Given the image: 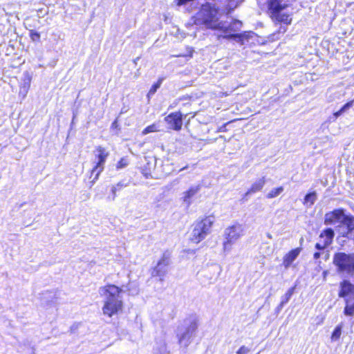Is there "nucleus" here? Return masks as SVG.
I'll use <instances>...</instances> for the list:
<instances>
[{"instance_id":"nucleus-1","label":"nucleus","mask_w":354,"mask_h":354,"mask_svg":"<svg viewBox=\"0 0 354 354\" xmlns=\"http://www.w3.org/2000/svg\"><path fill=\"white\" fill-rule=\"evenodd\" d=\"M123 290L115 285L109 284L99 289L100 295L104 297L102 312L104 315L111 317L122 310Z\"/></svg>"},{"instance_id":"nucleus-2","label":"nucleus","mask_w":354,"mask_h":354,"mask_svg":"<svg viewBox=\"0 0 354 354\" xmlns=\"http://www.w3.org/2000/svg\"><path fill=\"white\" fill-rule=\"evenodd\" d=\"M198 319L195 316H190L183 320L178 326L176 335L180 345L187 347L192 341L198 329Z\"/></svg>"},{"instance_id":"nucleus-3","label":"nucleus","mask_w":354,"mask_h":354,"mask_svg":"<svg viewBox=\"0 0 354 354\" xmlns=\"http://www.w3.org/2000/svg\"><path fill=\"white\" fill-rule=\"evenodd\" d=\"M218 10L210 3L203 5L195 17L196 24L205 25L207 28L218 29Z\"/></svg>"},{"instance_id":"nucleus-4","label":"nucleus","mask_w":354,"mask_h":354,"mask_svg":"<svg viewBox=\"0 0 354 354\" xmlns=\"http://www.w3.org/2000/svg\"><path fill=\"white\" fill-rule=\"evenodd\" d=\"M212 223L213 219L211 217L196 221L193 225L191 240L196 243L203 240L210 233Z\"/></svg>"},{"instance_id":"nucleus-5","label":"nucleus","mask_w":354,"mask_h":354,"mask_svg":"<svg viewBox=\"0 0 354 354\" xmlns=\"http://www.w3.org/2000/svg\"><path fill=\"white\" fill-rule=\"evenodd\" d=\"M333 263L338 270L348 274L354 272V254L338 252L335 254Z\"/></svg>"},{"instance_id":"nucleus-6","label":"nucleus","mask_w":354,"mask_h":354,"mask_svg":"<svg viewBox=\"0 0 354 354\" xmlns=\"http://www.w3.org/2000/svg\"><path fill=\"white\" fill-rule=\"evenodd\" d=\"M269 9L272 11V19L285 25H288L292 21V18L286 14H281V11L286 7V4L281 3V0H272L268 3Z\"/></svg>"},{"instance_id":"nucleus-7","label":"nucleus","mask_w":354,"mask_h":354,"mask_svg":"<svg viewBox=\"0 0 354 354\" xmlns=\"http://www.w3.org/2000/svg\"><path fill=\"white\" fill-rule=\"evenodd\" d=\"M243 235V227L241 225L236 224L225 229L224 236L225 241L223 243V250L230 251L232 244Z\"/></svg>"},{"instance_id":"nucleus-8","label":"nucleus","mask_w":354,"mask_h":354,"mask_svg":"<svg viewBox=\"0 0 354 354\" xmlns=\"http://www.w3.org/2000/svg\"><path fill=\"white\" fill-rule=\"evenodd\" d=\"M95 156L97 158V162L96 165L93 168L91 171V176L94 175L93 179L91 181L92 185L96 182L98 179L100 174L104 170V166L106 162L107 157L109 156V152L106 150L101 147H97L95 149Z\"/></svg>"},{"instance_id":"nucleus-9","label":"nucleus","mask_w":354,"mask_h":354,"mask_svg":"<svg viewBox=\"0 0 354 354\" xmlns=\"http://www.w3.org/2000/svg\"><path fill=\"white\" fill-rule=\"evenodd\" d=\"M333 218L339 223V227H345L342 232L343 236L348 235L354 230V217L346 215L343 209L333 210Z\"/></svg>"},{"instance_id":"nucleus-10","label":"nucleus","mask_w":354,"mask_h":354,"mask_svg":"<svg viewBox=\"0 0 354 354\" xmlns=\"http://www.w3.org/2000/svg\"><path fill=\"white\" fill-rule=\"evenodd\" d=\"M170 254L168 252H165L163 253L162 258L159 260L156 266L153 268L151 275L153 277H160V280L162 281L168 272Z\"/></svg>"},{"instance_id":"nucleus-11","label":"nucleus","mask_w":354,"mask_h":354,"mask_svg":"<svg viewBox=\"0 0 354 354\" xmlns=\"http://www.w3.org/2000/svg\"><path fill=\"white\" fill-rule=\"evenodd\" d=\"M169 128L175 131H180L183 126V115L178 112H174L165 118Z\"/></svg>"},{"instance_id":"nucleus-12","label":"nucleus","mask_w":354,"mask_h":354,"mask_svg":"<svg viewBox=\"0 0 354 354\" xmlns=\"http://www.w3.org/2000/svg\"><path fill=\"white\" fill-rule=\"evenodd\" d=\"M242 26V23L241 21L234 19L230 23H228L227 21H220L218 24V30H221L225 33L229 32H236L241 29Z\"/></svg>"},{"instance_id":"nucleus-13","label":"nucleus","mask_w":354,"mask_h":354,"mask_svg":"<svg viewBox=\"0 0 354 354\" xmlns=\"http://www.w3.org/2000/svg\"><path fill=\"white\" fill-rule=\"evenodd\" d=\"M201 186L200 185H193L190 188L183 192V201L189 207L192 203V198L197 194L201 190Z\"/></svg>"},{"instance_id":"nucleus-14","label":"nucleus","mask_w":354,"mask_h":354,"mask_svg":"<svg viewBox=\"0 0 354 354\" xmlns=\"http://www.w3.org/2000/svg\"><path fill=\"white\" fill-rule=\"evenodd\" d=\"M301 251V248H297L290 250L283 257V265L286 268H288L292 262L297 258Z\"/></svg>"},{"instance_id":"nucleus-15","label":"nucleus","mask_w":354,"mask_h":354,"mask_svg":"<svg viewBox=\"0 0 354 354\" xmlns=\"http://www.w3.org/2000/svg\"><path fill=\"white\" fill-rule=\"evenodd\" d=\"M324 236H326V239L324 241V243L322 244L321 243H317L315 245V248L317 250H321L326 248L328 245H330L332 243V228L329 227L327 228L324 231Z\"/></svg>"},{"instance_id":"nucleus-16","label":"nucleus","mask_w":354,"mask_h":354,"mask_svg":"<svg viewBox=\"0 0 354 354\" xmlns=\"http://www.w3.org/2000/svg\"><path fill=\"white\" fill-rule=\"evenodd\" d=\"M265 177L259 179L252 185L250 189L245 193V196H247L250 194L255 193L261 190L265 185Z\"/></svg>"},{"instance_id":"nucleus-17","label":"nucleus","mask_w":354,"mask_h":354,"mask_svg":"<svg viewBox=\"0 0 354 354\" xmlns=\"http://www.w3.org/2000/svg\"><path fill=\"white\" fill-rule=\"evenodd\" d=\"M317 200V194L315 192H310L307 194L304 197V205L310 207L312 206Z\"/></svg>"},{"instance_id":"nucleus-18","label":"nucleus","mask_w":354,"mask_h":354,"mask_svg":"<svg viewBox=\"0 0 354 354\" xmlns=\"http://www.w3.org/2000/svg\"><path fill=\"white\" fill-rule=\"evenodd\" d=\"M245 37V34L241 33H233V34H228V35H219L218 38L223 37L224 39H234L237 41L238 42H241L243 44V39Z\"/></svg>"},{"instance_id":"nucleus-19","label":"nucleus","mask_w":354,"mask_h":354,"mask_svg":"<svg viewBox=\"0 0 354 354\" xmlns=\"http://www.w3.org/2000/svg\"><path fill=\"white\" fill-rule=\"evenodd\" d=\"M294 291H295V287H292V288H290L286 292V293L281 297V301L282 303H283L284 304H287L289 301V300L290 299L292 295H293Z\"/></svg>"},{"instance_id":"nucleus-20","label":"nucleus","mask_w":354,"mask_h":354,"mask_svg":"<svg viewBox=\"0 0 354 354\" xmlns=\"http://www.w3.org/2000/svg\"><path fill=\"white\" fill-rule=\"evenodd\" d=\"M283 191V187L272 189L267 195V198H272L279 196Z\"/></svg>"},{"instance_id":"nucleus-21","label":"nucleus","mask_w":354,"mask_h":354,"mask_svg":"<svg viewBox=\"0 0 354 354\" xmlns=\"http://www.w3.org/2000/svg\"><path fill=\"white\" fill-rule=\"evenodd\" d=\"M162 81L163 78H160L156 83L153 84L149 91L148 95H153L161 86Z\"/></svg>"},{"instance_id":"nucleus-22","label":"nucleus","mask_w":354,"mask_h":354,"mask_svg":"<svg viewBox=\"0 0 354 354\" xmlns=\"http://www.w3.org/2000/svg\"><path fill=\"white\" fill-rule=\"evenodd\" d=\"M129 164V162L127 158H122L120 160V161L117 163L116 168L118 169H122L126 167Z\"/></svg>"},{"instance_id":"nucleus-23","label":"nucleus","mask_w":354,"mask_h":354,"mask_svg":"<svg viewBox=\"0 0 354 354\" xmlns=\"http://www.w3.org/2000/svg\"><path fill=\"white\" fill-rule=\"evenodd\" d=\"M353 104H354V100H351V101H349V102H346V104L342 106V108L340 109V111H338V112H336V113H333V115H335V116H338V115H339V114H340V112H341V111H344V109H348V108L351 107V106L353 105Z\"/></svg>"},{"instance_id":"nucleus-24","label":"nucleus","mask_w":354,"mask_h":354,"mask_svg":"<svg viewBox=\"0 0 354 354\" xmlns=\"http://www.w3.org/2000/svg\"><path fill=\"white\" fill-rule=\"evenodd\" d=\"M211 269L214 272H216L215 276L214 277H212L211 279L216 280L218 278V275L220 274V273L221 272V268L218 265H214V266H212Z\"/></svg>"},{"instance_id":"nucleus-25","label":"nucleus","mask_w":354,"mask_h":354,"mask_svg":"<svg viewBox=\"0 0 354 354\" xmlns=\"http://www.w3.org/2000/svg\"><path fill=\"white\" fill-rule=\"evenodd\" d=\"M157 131V128L156 124H151L150 126L147 127L143 131L142 134L146 135L151 132H155Z\"/></svg>"},{"instance_id":"nucleus-26","label":"nucleus","mask_w":354,"mask_h":354,"mask_svg":"<svg viewBox=\"0 0 354 354\" xmlns=\"http://www.w3.org/2000/svg\"><path fill=\"white\" fill-rule=\"evenodd\" d=\"M30 37L33 41H39L40 39V34L35 30H30Z\"/></svg>"},{"instance_id":"nucleus-27","label":"nucleus","mask_w":354,"mask_h":354,"mask_svg":"<svg viewBox=\"0 0 354 354\" xmlns=\"http://www.w3.org/2000/svg\"><path fill=\"white\" fill-rule=\"evenodd\" d=\"M341 335V326H337L333 330V339H337L340 337Z\"/></svg>"},{"instance_id":"nucleus-28","label":"nucleus","mask_w":354,"mask_h":354,"mask_svg":"<svg viewBox=\"0 0 354 354\" xmlns=\"http://www.w3.org/2000/svg\"><path fill=\"white\" fill-rule=\"evenodd\" d=\"M250 351V348L242 346L240 348L236 351V354H248Z\"/></svg>"},{"instance_id":"nucleus-29","label":"nucleus","mask_w":354,"mask_h":354,"mask_svg":"<svg viewBox=\"0 0 354 354\" xmlns=\"http://www.w3.org/2000/svg\"><path fill=\"white\" fill-rule=\"evenodd\" d=\"M118 192L117 187H111V193H112V197L111 200L114 201L116 198V192Z\"/></svg>"},{"instance_id":"nucleus-30","label":"nucleus","mask_w":354,"mask_h":354,"mask_svg":"<svg viewBox=\"0 0 354 354\" xmlns=\"http://www.w3.org/2000/svg\"><path fill=\"white\" fill-rule=\"evenodd\" d=\"M325 222L327 224H330L332 223V213H327L326 214Z\"/></svg>"},{"instance_id":"nucleus-31","label":"nucleus","mask_w":354,"mask_h":354,"mask_svg":"<svg viewBox=\"0 0 354 354\" xmlns=\"http://www.w3.org/2000/svg\"><path fill=\"white\" fill-rule=\"evenodd\" d=\"M126 186H127V184L124 183L123 181L119 182L115 185H113V187H117L118 191L120 190L122 187H124Z\"/></svg>"},{"instance_id":"nucleus-32","label":"nucleus","mask_w":354,"mask_h":354,"mask_svg":"<svg viewBox=\"0 0 354 354\" xmlns=\"http://www.w3.org/2000/svg\"><path fill=\"white\" fill-rule=\"evenodd\" d=\"M322 255L323 256V259L324 260H328L330 257V253H329V251H326V252H322Z\"/></svg>"},{"instance_id":"nucleus-33","label":"nucleus","mask_w":354,"mask_h":354,"mask_svg":"<svg viewBox=\"0 0 354 354\" xmlns=\"http://www.w3.org/2000/svg\"><path fill=\"white\" fill-rule=\"evenodd\" d=\"M284 305L285 304L281 301L280 304H279V306L276 308V313H279L282 310Z\"/></svg>"},{"instance_id":"nucleus-34","label":"nucleus","mask_w":354,"mask_h":354,"mask_svg":"<svg viewBox=\"0 0 354 354\" xmlns=\"http://www.w3.org/2000/svg\"><path fill=\"white\" fill-rule=\"evenodd\" d=\"M30 78L28 77V82H25L24 86V88L26 92H27V90L28 89V88L30 86Z\"/></svg>"},{"instance_id":"nucleus-35","label":"nucleus","mask_w":354,"mask_h":354,"mask_svg":"<svg viewBox=\"0 0 354 354\" xmlns=\"http://www.w3.org/2000/svg\"><path fill=\"white\" fill-rule=\"evenodd\" d=\"M322 255V253L319 252H317L314 254V259H319Z\"/></svg>"},{"instance_id":"nucleus-36","label":"nucleus","mask_w":354,"mask_h":354,"mask_svg":"<svg viewBox=\"0 0 354 354\" xmlns=\"http://www.w3.org/2000/svg\"><path fill=\"white\" fill-rule=\"evenodd\" d=\"M279 31H280V32H285L286 31V28L285 26H282L281 25V26H280V29H279Z\"/></svg>"},{"instance_id":"nucleus-37","label":"nucleus","mask_w":354,"mask_h":354,"mask_svg":"<svg viewBox=\"0 0 354 354\" xmlns=\"http://www.w3.org/2000/svg\"><path fill=\"white\" fill-rule=\"evenodd\" d=\"M117 126H118V122H117V120H115V121L112 123L111 127H112L113 128H116V127H117Z\"/></svg>"},{"instance_id":"nucleus-38","label":"nucleus","mask_w":354,"mask_h":354,"mask_svg":"<svg viewBox=\"0 0 354 354\" xmlns=\"http://www.w3.org/2000/svg\"><path fill=\"white\" fill-rule=\"evenodd\" d=\"M225 126H223V127H220L218 131H225Z\"/></svg>"},{"instance_id":"nucleus-39","label":"nucleus","mask_w":354,"mask_h":354,"mask_svg":"<svg viewBox=\"0 0 354 354\" xmlns=\"http://www.w3.org/2000/svg\"><path fill=\"white\" fill-rule=\"evenodd\" d=\"M187 168V166H185V167H183L182 169H180L179 170V171H183V170L186 169Z\"/></svg>"},{"instance_id":"nucleus-40","label":"nucleus","mask_w":354,"mask_h":354,"mask_svg":"<svg viewBox=\"0 0 354 354\" xmlns=\"http://www.w3.org/2000/svg\"><path fill=\"white\" fill-rule=\"evenodd\" d=\"M139 59V57H137L136 59H134V63L136 64H137V61Z\"/></svg>"},{"instance_id":"nucleus-41","label":"nucleus","mask_w":354,"mask_h":354,"mask_svg":"<svg viewBox=\"0 0 354 354\" xmlns=\"http://www.w3.org/2000/svg\"><path fill=\"white\" fill-rule=\"evenodd\" d=\"M22 206H23V204H20V205H19V208H21Z\"/></svg>"},{"instance_id":"nucleus-42","label":"nucleus","mask_w":354,"mask_h":354,"mask_svg":"<svg viewBox=\"0 0 354 354\" xmlns=\"http://www.w3.org/2000/svg\"><path fill=\"white\" fill-rule=\"evenodd\" d=\"M323 237H324L323 233H322L321 235H320V238H323Z\"/></svg>"},{"instance_id":"nucleus-43","label":"nucleus","mask_w":354,"mask_h":354,"mask_svg":"<svg viewBox=\"0 0 354 354\" xmlns=\"http://www.w3.org/2000/svg\"><path fill=\"white\" fill-rule=\"evenodd\" d=\"M145 176H146V178H148L147 174H145Z\"/></svg>"}]
</instances>
